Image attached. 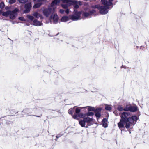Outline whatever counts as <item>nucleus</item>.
Listing matches in <instances>:
<instances>
[{
  "instance_id": "obj_40",
  "label": "nucleus",
  "mask_w": 149,
  "mask_h": 149,
  "mask_svg": "<svg viewBox=\"0 0 149 149\" xmlns=\"http://www.w3.org/2000/svg\"><path fill=\"white\" fill-rule=\"evenodd\" d=\"M11 23L12 24H14L15 23V22L14 21H11Z\"/></svg>"
},
{
  "instance_id": "obj_32",
  "label": "nucleus",
  "mask_w": 149,
  "mask_h": 149,
  "mask_svg": "<svg viewBox=\"0 0 149 149\" xmlns=\"http://www.w3.org/2000/svg\"><path fill=\"white\" fill-rule=\"evenodd\" d=\"M93 115H94L93 113L92 112H89L87 114V115L88 116H92Z\"/></svg>"
},
{
  "instance_id": "obj_19",
  "label": "nucleus",
  "mask_w": 149,
  "mask_h": 149,
  "mask_svg": "<svg viewBox=\"0 0 149 149\" xmlns=\"http://www.w3.org/2000/svg\"><path fill=\"white\" fill-rule=\"evenodd\" d=\"M69 17L67 16H64L62 17L61 19L62 22H66L69 19Z\"/></svg>"
},
{
  "instance_id": "obj_20",
  "label": "nucleus",
  "mask_w": 149,
  "mask_h": 149,
  "mask_svg": "<svg viewBox=\"0 0 149 149\" xmlns=\"http://www.w3.org/2000/svg\"><path fill=\"white\" fill-rule=\"evenodd\" d=\"M42 5V3H38L34 4L33 6L34 8H36L40 7Z\"/></svg>"
},
{
  "instance_id": "obj_44",
  "label": "nucleus",
  "mask_w": 149,
  "mask_h": 149,
  "mask_svg": "<svg viewBox=\"0 0 149 149\" xmlns=\"http://www.w3.org/2000/svg\"><path fill=\"white\" fill-rule=\"evenodd\" d=\"M81 108H83L84 107H81Z\"/></svg>"
},
{
  "instance_id": "obj_3",
  "label": "nucleus",
  "mask_w": 149,
  "mask_h": 149,
  "mask_svg": "<svg viewBox=\"0 0 149 149\" xmlns=\"http://www.w3.org/2000/svg\"><path fill=\"white\" fill-rule=\"evenodd\" d=\"M138 119V118L136 116H132L131 118H129L128 120L125 121L124 123V125L125 124V127L126 128H132L136 123Z\"/></svg>"
},
{
  "instance_id": "obj_30",
  "label": "nucleus",
  "mask_w": 149,
  "mask_h": 149,
  "mask_svg": "<svg viewBox=\"0 0 149 149\" xmlns=\"http://www.w3.org/2000/svg\"><path fill=\"white\" fill-rule=\"evenodd\" d=\"M18 1L21 3H25L26 1H26V0H17Z\"/></svg>"
},
{
  "instance_id": "obj_6",
  "label": "nucleus",
  "mask_w": 149,
  "mask_h": 149,
  "mask_svg": "<svg viewBox=\"0 0 149 149\" xmlns=\"http://www.w3.org/2000/svg\"><path fill=\"white\" fill-rule=\"evenodd\" d=\"M81 13L80 12H77V10L74 9V15L71 16V18L73 21H76L81 19V18L80 17Z\"/></svg>"
},
{
  "instance_id": "obj_16",
  "label": "nucleus",
  "mask_w": 149,
  "mask_h": 149,
  "mask_svg": "<svg viewBox=\"0 0 149 149\" xmlns=\"http://www.w3.org/2000/svg\"><path fill=\"white\" fill-rule=\"evenodd\" d=\"M107 121V119L105 118H104L102 120V122L103 126L105 128L107 127H108Z\"/></svg>"
},
{
  "instance_id": "obj_18",
  "label": "nucleus",
  "mask_w": 149,
  "mask_h": 149,
  "mask_svg": "<svg viewBox=\"0 0 149 149\" xmlns=\"http://www.w3.org/2000/svg\"><path fill=\"white\" fill-rule=\"evenodd\" d=\"M137 110V108L136 107L131 106L130 111L132 112H134Z\"/></svg>"
},
{
  "instance_id": "obj_13",
  "label": "nucleus",
  "mask_w": 149,
  "mask_h": 149,
  "mask_svg": "<svg viewBox=\"0 0 149 149\" xmlns=\"http://www.w3.org/2000/svg\"><path fill=\"white\" fill-rule=\"evenodd\" d=\"M42 25V23L37 20L36 19H35L33 21V25H34L37 26H40Z\"/></svg>"
},
{
  "instance_id": "obj_26",
  "label": "nucleus",
  "mask_w": 149,
  "mask_h": 149,
  "mask_svg": "<svg viewBox=\"0 0 149 149\" xmlns=\"http://www.w3.org/2000/svg\"><path fill=\"white\" fill-rule=\"evenodd\" d=\"M62 2L64 3H71L72 0H61Z\"/></svg>"
},
{
  "instance_id": "obj_22",
  "label": "nucleus",
  "mask_w": 149,
  "mask_h": 149,
  "mask_svg": "<svg viewBox=\"0 0 149 149\" xmlns=\"http://www.w3.org/2000/svg\"><path fill=\"white\" fill-rule=\"evenodd\" d=\"M131 106L127 105L124 108V110L125 111H130Z\"/></svg>"
},
{
  "instance_id": "obj_35",
  "label": "nucleus",
  "mask_w": 149,
  "mask_h": 149,
  "mask_svg": "<svg viewBox=\"0 0 149 149\" xmlns=\"http://www.w3.org/2000/svg\"><path fill=\"white\" fill-rule=\"evenodd\" d=\"M16 0H10L9 3L10 4H13L15 2Z\"/></svg>"
},
{
  "instance_id": "obj_11",
  "label": "nucleus",
  "mask_w": 149,
  "mask_h": 149,
  "mask_svg": "<svg viewBox=\"0 0 149 149\" xmlns=\"http://www.w3.org/2000/svg\"><path fill=\"white\" fill-rule=\"evenodd\" d=\"M113 0H108L107 1L106 0H101V1L103 4L107 6H111L112 5V2Z\"/></svg>"
},
{
  "instance_id": "obj_36",
  "label": "nucleus",
  "mask_w": 149,
  "mask_h": 149,
  "mask_svg": "<svg viewBox=\"0 0 149 149\" xmlns=\"http://www.w3.org/2000/svg\"><path fill=\"white\" fill-rule=\"evenodd\" d=\"M64 12H65V11L63 9L60 10V12L61 14H64Z\"/></svg>"
},
{
  "instance_id": "obj_48",
  "label": "nucleus",
  "mask_w": 149,
  "mask_h": 149,
  "mask_svg": "<svg viewBox=\"0 0 149 149\" xmlns=\"http://www.w3.org/2000/svg\"><path fill=\"white\" fill-rule=\"evenodd\" d=\"M130 133H131V132H130Z\"/></svg>"
},
{
  "instance_id": "obj_5",
  "label": "nucleus",
  "mask_w": 149,
  "mask_h": 149,
  "mask_svg": "<svg viewBox=\"0 0 149 149\" xmlns=\"http://www.w3.org/2000/svg\"><path fill=\"white\" fill-rule=\"evenodd\" d=\"M92 120V119L91 118L87 116L84 117L83 120H80L79 123L82 127H87L88 126L91 125V123Z\"/></svg>"
},
{
  "instance_id": "obj_34",
  "label": "nucleus",
  "mask_w": 149,
  "mask_h": 149,
  "mask_svg": "<svg viewBox=\"0 0 149 149\" xmlns=\"http://www.w3.org/2000/svg\"><path fill=\"white\" fill-rule=\"evenodd\" d=\"M19 19L22 21H25V19L22 17H20L18 18Z\"/></svg>"
},
{
  "instance_id": "obj_31",
  "label": "nucleus",
  "mask_w": 149,
  "mask_h": 149,
  "mask_svg": "<svg viewBox=\"0 0 149 149\" xmlns=\"http://www.w3.org/2000/svg\"><path fill=\"white\" fill-rule=\"evenodd\" d=\"M4 3L3 2H2L0 3V8H4Z\"/></svg>"
},
{
  "instance_id": "obj_46",
  "label": "nucleus",
  "mask_w": 149,
  "mask_h": 149,
  "mask_svg": "<svg viewBox=\"0 0 149 149\" xmlns=\"http://www.w3.org/2000/svg\"><path fill=\"white\" fill-rule=\"evenodd\" d=\"M122 67H123V68H124L123 66H122Z\"/></svg>"
},
{
  "instance_id": "obj_10",
  "label": "nucleus",
  "mask_w": 149,
  "mask_h": 149,
  "mask_svg": "<svg viewBox=\"0 0 149 149\" xmlns=\"http://www.w3.org/2000/svg\"><path fill=\"white\" fill-rule=\"evenodd\" d=\"M95 12V11L93 10L90 11L89 12H84L83 13V15L85 17H87L93 14Z\"/></svg>"
},
{
  "instance_id": "obj_45",
  "label": "nucleus",
  "mask_w": 149,
  "mask_h": 149,
  "mask_svg": "<svg viewBox=\"0 0 149 149\" xmlns=\"http://www.w3.org/2000/svg\"><path fill=\"white\" fill-rule=\"evenodd\" d=\"M36 116V117H38V116Z\"/></svg>"
},
{
  "instance_id": "obj_38",
  "label": "nucleus",
  "mask_w": 149,
  "mask_h": 149,
  "mask_svg": "<svg viewBox=\"0 0 149 149\" xmlns=\"http://www.w3.org/2000/svg\"><path fill=\"white\" fill-rule=\"evenodd\" d=\"M78 5H82V3L81 2L79 1L78 2Z\"/></svg>"
},
{
  "instance_id": "obj_27",
  "label": "nucleus",
  "mask_w": 149,
  "mask_h": 149,
  "mask_svg": "<svg viewBox=\"0 0 149 149\" xmlns=\"http://www.w3.org/2000/svg\"><path fill=\"white\" fill-rule=\"evenodd\" d=\"M77 114H74V115L72 116V117L74 119L78 120L79 119L78 115Z\"/></svg>"
},
{
  "instance_id": "obj_17",
  "label": "nucleus",
  "mask_w": 149,
  "mask_h": 149,
  "mask_svg": "<svg viewBox=\"0 0 149 149\" xmlns=\"http://www.w3.org/2000/svg\"><path fill=\"white\" fill-rule=\"evenodd\" d=\"M66 4H62L61 5L64 9H67L68 7L71 6L70 3H65Z\"/></svg>"
},
{
  "instance_id": "obj_15",
  "label": "nucleus",
  "mask_w": 149,
  "mask_h": 149,
  "mask_svg": "<svg viewBox=\"0 0 149 149\" xmlns=\"http://www.w3.org/2000/svg\"><path fill=\"white\" fill-rule=\"evenodd\" d=\"M101 110V109L100 108H98L95 110V112L96 113L95 115L97 117L99 118L100 117L101 114L100 112Z\"/></svg>"
},
{
  "instance_id": "obj_14",
  "label": "nucleus",
  "mask_w": 149,
  "mask_h": 149,
  "mask_svg": "<svg viewBox=\"0 0 149 149\" xmlns=\"http://www.w3.org/2000/svg\"><path fill=\"white\" fill-rule=\"evenodd\" d=\"M70 4L71 6L74 5V8L76 9L78 8L79 7L78 2L75 0H72Z\"/></svg>"
},
{
  "instance_id": "obj_33",
  "label": "nucleus",
  "mask_w": 149,
  "mask_h": 149,
  "mask_svg": "<svg viewBox=\"0 0 149 149\" xmlns=\"http://www.w3.org/2000/svg\"><path fill=\"white\" fill-rule=\"evenodd\" d=\"M78 117L83 118L84 117V115L82 113H80L78 114Z\"/></svg>"
},
{
  "instance_id": "obj_25",
  "label": "nucleus",
  "mask_w": 149,
  "mask_h": 149,
  "mask_svg": "<svg viewBox=\"0 0 149 149\" xmlns=\"http://www.w3.org/2000/svg\"><path fill=\"white\" fill-rule=\"evenodd\" d=\"M76 107L75 106L73 108H71L69 109L68 111V113L70 114H72L73 112L74 111L73 109L75 108Z\"/></svg>"
},
{
  "instance_id": "obj_37",
  "label": "nucleus",
  "mask_w": 149,
  "mask_h": 149,
  "mask_svg": "<svg viewBox=\"0 0 149 149\" xmlns=\"http://www.w3.org/2000/svg\"><path fill=\"white\" fill-rule=\"evenodd\" d=\"M65 12L67 14H68L69 13V10L68 9H66Z\"/></svg>"
},
{
  "instance_id": "obj_24",
  "label": "nucleus",
  "mask_w": 149,
  "mask_h": 149,
  "mask_svg": "<svg viewBox=\"0 0 149 149\" xmlns=\"http://www.w3.org/2000/svg\"><path fill=\"white\" fill-rule=\"evenodd\" d=\"M27 17L31 21H33L34 20V17L31 15H28Z\"/></svg>"
},
{
  "instance_id": "obj_7",
  "label": "nucleus",
  "mask_w": 149,
  "mask_h": 149,
  "mask_svg": "<svg viewBox=\"0 0 149 149\" xmlns=\"http://www.w3.org/2000/svg\"><path fill=\"white\" fill-rule=\"evenodd\" d=\"M105 5L104 6H102L98 5L96 6V7L97 8L100 10V13L102 14H106L108 12L107 9L109 8V6Z\"/></svg>"
},
{
  "instance_id": "obj_28",
  "label": "nucleus",
  "mask_w": 149,
  "mask_h": 149,
  "mask_svg": "<svg viewBox=\"0 0 149 149\" xmlns=\"http://www.w3.org/2000/svg\"><path fill=\"white\" fill-rule=\"evenodd\" d=\"M120 111H122L124 110V108L120 106H119L117 108Z\"/></svg>"
},
{
  "instance_id": "obj_21",
  "label": "nucleus",
  "mask_w": 149,
  "mask_h": 149,
  "mask_svg": "<svg viewBox=\"0 0 149 149\" xmlns=\"http://www.w3.org/2000/svg\"><path fill=\"white\" fill-rule=\"evenodd\" d=\"M112 109L111 107L108 105H106L105 107V109L106 110L109 111H111Z\"/></svg>"
},
{
  "instance_id": "obj_39",
  "label": "nucleus",
  "mask_w": 149,
  "mask_h": 149,
  "mask_svg": "<svg viewBox=\"0 0 149 149\" xmlns=\"http://www.w3.org/2000/svg\"><path fill=\"white\" fill-rule=\"evenodd\" d=\"M61 136L60 135H57L56 136V138H59Z\"/></svg>"
},
{
  "instance_id": "obj_8",
  "label": "nucleus",
  "mask_w": 149,
  "mask_h": 149,
  "mask_svg": "<svg viewBox=\"0 0 149 149\" xmlns=\"http://www.w3.org/2000/svg\"><path fill=\"white\" fill-rule=\"evenodd\" d=\"M50 22L53 24H56L58 23V17L56 14H52L49 18Z\"/></svg>"
},
{
  "instance_id": "obj_43",
  "label": "nucleus",
  "mask_w": 149,
  "mask_h": 149,
  "mask_svg": "<svg viewBox=\"0 0 149 149\" xmlns=\"http://www.w3.org/2000/svg\"><path fill=\"white\" fill-rule=\"evenodd\" d=\"M55 140H56V141H57V139H55Z\"/></svg>"
},
{
  "instance_id": "obj_2",
  "label": "nucleus",
  "mask_w": 149,
  "mask_h": 149,
  "mask_svg": "<svg viewBox=\"0 0 149 149\" xmlns=\"http://www.w3.org/2000/svg\"><path fill=\"white\" fill-rule=\"evenodd\" d=\"M120 116L121 117L120 121L118 123V125L120 130H121V129L124 128V123L125 121H126L129 118H131L130 114L129 112H123L120 114Z\"/></svg>"
},
{
  "instance_id": "obj_12",
  "label": "nucleus",
  "mask_w": 149,
  "mask_h": 149,
  "mask_svg": "<svg viewBox=\"0 0 149 149\" xmlns=\"http://www.w3.org/2000/svg\"><path fill=\"white\" fill-rule=\"evenodd\" d=\"M33 15L36 18H40L41 19H43L44 18L43 16L42 15L39 13L37 12H34L33 14Z\"/></svg>"
},
{
  "instance_id": "obj_41",
  "label": "nucleus",
  "mask_w": 149,
  "mask_h": 149,
  "mask_svg": "<svg viewBox=\"0 0 149 149\" xmlns=\"http://www.w3.org/2000/svg\"><path fill=\"white\" fill-rule=\"evenodd\" d=\"M116 111H114L113 112V113L116 115V116H117L118 115V114H116Z\"/></svg>"
},
{
  "instance_id": "obj_42",
  "label": "nucleus",
  "mask_w": 149,
  "mask_h": 149,
  "mask_svg": "<svg viewBox=\"0 0 149 149\" xmlns=\"http://www.w3.org/2000/svg\"><path fill=\"white\" fill-rule=\"evenodd\" d=\"M6 122V124H9V122Z\"/></svg>"
},
{
  "instance_id": "obj_47",
  "label": "nucleus",
  "mask_w": 149,
  "mask_h": 149,
  "mask_svg": "<svg viewBox=\"0 0 149 149\" xmlns=\"http://www.w3.org/2000/svg\"><path fill=\"white\" fill-rule=\"evenodd\" d=\"M36 0H33V1H36Z\"/></svg>"
},
{
  "instance_id": "obj_9",
  "label": "nucleus",
  "mask_w": 149,
  "mask_h": 149,
  "mask_svg": "<svg viewBox=\"0 0 149 149\" xmlns=\"http://www.w3.org/2000/svg\"><path fill=\"white\" fill-rule=\"evenodd\" d=\"M31 7V2L26 4L25 6V10L24 11V13H26L29 12Z\"/></svg>"
},
{
  "instance_id": "obj_23",
  "label": "nucleus",
  "mask_w": 149,
  "mask_h": 149,
  "mask_svg": "<svg viewBox=\"0 0 149 149\" xmlns=\"http://www.w3.org/2000/svg\"><path fill=\"white\" fill-rule=\"evenodd\" d=\"M86 107L88 108V111H95V108L94 107H90V106H88V107Z\"/></svg>"
},
{
  "instance_id": "obj_1",
  "label": "nucleus",
  "mask_w": 149,
  "mask_h": 149,
  "mask_svg": "<svg viewBox=\"0 0 149 149\" xmlns=\"http://www.w3.org/2000/svg\"><path fill=\"white\" fill-rule=\"evenodd\" d=\"M59 0H54L50 5L47 8L42 7V9L44 15L46 17H48L54 13V6L59 3Z\"/></svg>"
},
{
  "instance_id": "obj_29",
  "label": "nucleus",
  "mask_w": 149,
  "mask_h": 149,
  "mask_svg": "<svg viewBox=\"0 0 149 149\" xmlns=\"http://www.w3.org/2000/svg\"><path fill=\"white\" fill-rule=\"evenodd\" d=\"M81 111V109L79 108H76L75 109V112L76 114H79Z\"/></svg>"
},
{
  "instance_id": "obj_4",
  "label": "nucleus",
  "mask_w": 149,
  "mask_h": 149,
  "mask_svg": "<svg viewBox=\"0 0 149 149\" xmlns=\"http://www.w3.org/2000/svg\"><path fill=\"white\" fill-rule=\"evenodd\" d=\"M18 10L15 8L13 11L8 10L6 12L2 13V15L5 17H8L12 19H14L17 15V12Z\"/></svg>"
}]
</instances>
